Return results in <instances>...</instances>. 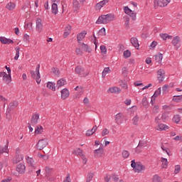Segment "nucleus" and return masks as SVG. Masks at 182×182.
Masks as SVG:
<instances>
[{"label": "nucleus", "mask_w": 182, "mask_h": 182, "mask_svg": "<svg viewBox=\"0 0 182 182\" xmlns=\"http://www.w3.org/2000/svg\"><path fill=\"white\" fill-rule=\"evenodd\" d=\"M112 21H114V14H108L106 15H101L96 21V23H110Z\"/></svg>", "instance_id": "f257e3e1"}, {"label": "nucleus", "mask_w": 182, "mask_h": 182, "mask_svg": "<svg viewBox=\"0 0 182 182\" xmlns=\"http://www.w3.org/2000/svg\"><path fill=\"white\" fill-rule=\"evenodd\" d=\"M131 167H132L135 173H141V171L146 170V166L141 162H136L134 159L131 161Z\"/></svg>", "instance_id": "f03ea898"}, {"label": "nucleus", "mask_w": 182, "mask_h": 182, "mask_svg": "<svg viewBox=\"0 0 182 182\" xmlns=\"http://www.w3.org/2000/svg\"><path fill=\"white\" fill-rule=\"evenodd\" d=\"M39 69H41V65L38 64L36 68V72L33 70L30 71L31 77H33V79H36V81L38 83V85H39V83H41V73H39Z\"/></svg>", "instance_id": "7ed1b4c3"}, {"label": "nucleus", "mask_w": 182, "mask_h": 182, "mask_svg": "<svg viewBox=\"0 0 182 182\" xmlns=\"http://www.w3.org/2000/svg\"><path fill=\"white\" fill-rule=\"evenodd\" d=\"M48 144V139H40L38 141L37 144L36 145V147L37 150H43V149H45V147H46Z\"/></svg>", "instance_id": "20e7f679"}, {"label": "nucleus", "mask_w": 182, "mask_h": 182, "mask_svg": "<svg viewBox=\"0 0 182 182\" xmlns=\"http://www.w3.org/2000/svg\"><path fill=\"white\" fill-rule=\"evenodd\" d=\"M85 72V68L82 67L81 65H78L75 68V73L77 75H79L80 77H86V76H88L89 72L83 73Z\"/></svg>", "instance_id": "39448f33"}, {"label": "nucleus", "mask_w": 182, "mask_h": 182, "mask_svg": "<svg viewBox=\"0 0 182 182\" xmlns=\"http://www.w3.org/2000/svg\"><path fill=\"white\" fill-rule=\"evenodd\" d=\"M124 13L127 14V15H129V16H130L132 18V21H136V13H134V11H132V9H130L129 8V6H124Z\"/></svg>", "instance_id": "423d86ee"}, {"label": "nucleus", "mask_w": 182, "mask_h": 182, "mask_svg": "<svg viewBox=\"0 0 182 182\" xmlns=\"http://www.w3.org/2000/svg\"><path fill=\"white\" fill-rule=\"evenodd\" d=\"M9 76V75H8V74H6L5 72L0 73V77H3V80L6 85H9V83H11V80Z\"/></svg>", "instance_id": "0eeeda50"}, {"label": "nucleus", "mask_w": 182, "mask_h": 182, "mask_svg": "<svg viewBox=\"0 0 182 182\" xmlns=\"http://www.w3.org/2000/svg\"><path fill=\"white\" fill-rule=\"evenodd\" d=\"M39 120V114H33L31 119V126H36L38 121Z\"/></svg>", "instance_id": "6e6552de"}, {"label": "nucleus", "mask_w": 182, "mask_h": 182, "mask_svg": "<svg viewBox=\"0 0 182 182\" xmlns=\"http://www.w3.org/2000/svg\"><path fill=\"white\" fill-rule=\"evenodd\" d=\"M25 170H26V167L23 164H19L16 166V171L20 174H23L25 173Z\"/></svg>", "instance_id": "1a4fd4ad"}, {"label": "nucleus", "mask_w": 182, "mask_h": 182, "mask_svg": "<svg viewBox=\"0 0 182 182\" xmlns=\"http://www.w3.org/2000/svg\"><path fill=\"white\" fill-rule=\"evenodd\" d=\"M36 29L38 32H42V29H43V25L42 24V19L38 18L36 20Z\"/></svg>", "instance_id": "9d476101"}, {"label": "nucleus", "mask_w": 182, "mask_h": 182, "mask_svg": "<svg viewBox=\"0 0 182 182\" xmlns=\"http://www.w3.org/2000/svg\"><path fill=\"white\" fill-rule=\"evenodd\" d=\"M111 178H112V180H114V181L117 182L119 181V177L117 175H112V176L110 175H107L105 177V180L106 182H110Z\"/></svg>", "instance_id": "9b49d317"}, {"label": "nucleus", "mask_w": 182, "mask_h": 182, "mask_svg": "<svg viewBox=\"0 0 182 182\" xmlns=\"http://www.w3.org/2000/svg\"><path fill=\"white\" fill-rule=\"evenodd\" d=\"M158 75V80L160 83L164 80V70L162 69H160L157 72Z\"/></svg>", "instance_id": "f8f14e48"}, {"label": "nucleus", "mask_w": 182, "mask_h": 182, "mask_svg": "<svg viewBox=\"0 0 182 182\" xmlns=\"http://www.w3.org/2000/svg\"><path fill=\"white\" fill-rule=\"evenodd\" d=\"M171 0H159L157 2L158 6L161 8H164V6H167Z\"/></svg>", "instance_id": "ddd939ff"}, {"label": "nucleus", "mask_w": 182, "mask_h": 182, "mask_svg": "<svg viewBox=\"0 0 182 182\" xmlns=\"http://www.w3.org/2000/svg\"><path fill=\"white\" fill-rule=\"evenodd\" d=\"M0 42L3 45H9V43H14V41L11 38H6L5 37H0Z\"/></svg>", "instance_id": "4468645a"}, {"label": "nucleus", "mask_w": 182, "mask_h": 182, "mask_svg": "<svg viewBox=\"0 0 182 182\" xmlns=\"http://www.w3.org/2000/svg\"><path fill=\"white\" fill-rule=\"evenodd\" d=\"M69 90H68L67 88H64L61 90V97L62 99H63L64 100L65 99H68V97H69Z\"/></svg>", "instance_id": "2eb2a0df"}, {"label": "nucleus", "mask_w": 182, "mask_h": 182, "mask_svg": "<svg viewBox=\"0 0 182 182\" xmlns=\"http://www.w3.org/2000/svg\"><path fill=\"white\" fill-rule=\"evenodd\" d=\"M103 148H99L98 149L95 150V157L97 159H100L102 156L103 155Z\"/></svg>", "instance_id": "dca6fc26"}, {"label": "nucleus", "mask_w": 182, "mask_h": 182, "mask_svg": "<svg viewBox=\"0 0 182 182\" xmlns=\"http://www.w3.org/2000/svg\"><path fill=\"white\" fill-rule=\"evenodd\" d=\"M130 41L132 45L134 46L136 49H139L140 44H139V40H137V38L132 37L131 38Z\"/></svg>", "instance_id": "f3484780"}, {"label": "nucleus", "mask_w": 182, "mask_h": 182, "mask_svg": "<svg viewBox=\"0 0 182 182\" xmlns=\"http://www.w3.org/2000/svg\"><path fill=\"white\" fill-rule=\"evenodd\" d=\"M86 35H87V31H84L83 32L80 33L77 36V39L78 43H82L80 41H82V39H83L85 38V36H86Z\"/></svg>", "instance_id": "a211bd4d"}, {"label": "nucleus", "mask_w": 182, "mask_h": 182, "mask_svg": "<svg viewBox=\"0 0 182 182\" xmlns=\"http://www.w3.org/2000/svg\"><path fill=\"white\" fill-rule=\"evenodd\" d=\"M42 133H43V127L41 125H37L34 132L35 136L42 134Z\"/></svg>", "instance_id": "6ab92c4d"}, {"label": "nucleus", "mask_w": 182, "mask_h": 182, "mask_svg": "<svg viewBox=\"0 0 182 182\" xmlns=\"http://www.w3.org/2000/svg\"><path fill=\"white\" fill-rule=\"evenodd\" d=\"M121 90L117 87H112L108 89L107 93H120Z\"/></svg>", "instance_id": "aec40b11"}, {"label": "nucleus", "mask_w": 182, "mask_h": 182, "mask_svg": "<svg viewBox=\"0 0 182 182\" xmlns=\"http://www.w3.org/2000/svg\"><path fill=\"white\" fill-rule=\"evenodd\" d=\"M17 106H18V102L14 101L13 102H11L9 105V107L7 108L8 112L9 113V112H11V110H14V109L17 107Z\"/></svg>", "instance_id": "412c9836"}, {"label": "nucleus", "mask_w": 182, "mask_h": 182, "mask_svg": "<svg viewBox=\"0 0 182 182\" xmlns=\"http://www.w3.org/2000/svg\"><path fill=\"white\" fill-rule=\"evenodd\" d=\"M122 116H123V114L122 113H118L114 116L117 124H122Z\"/></svg>", "instance_id": "4be33fe9"}, {"label": "nucleus", "mask_w": 182, "mask_h": 182, "mask_svg": "<svg viewBox=\"0 0 182 182\" xmlns=\"http://www.w3.org/2000/svg\"><path fill=\"white\" fill-rule=\"evenodd\" d=\"M23 160V155L16 154V159L13 161L14 164H18L19 161H22Z\"/></svg>", "instance_id": "5701e85b"}, {"label": "nucleus", "mask_w": 182, "mask_h": 182, "mask_svg": "<svg viewBox=\"0 0 182 182\" xmlns=\"http://www.w3.org/2000/svg\"><path fill=\"white\" fill-rule=\"evenodd\" d=\"M66 85V80L61 78L58 80L56 87L59 89V87H62V86H65Z\"/></svg>", "instance_id": "b1692460"}, {"label": "nucleus", "mask_w": 182, "mask_h": 182, "mask_svg": "<svg viewBox=\"0 0 182 182\" xmlns=\"http://www.w3.org/2000/svg\"><path fill=\"white\" fill-rule=\"evenodd\" d=\"M73 154H75V156H80V157H82L83 155V150H82L80 148H77L76 149L73 151Z\"/></svg>", "instance_id": "393cba45"}, {"label": "nucleus", "mask_w": 182, "mask_h": 182, "mask_svg": "<svg viewBox=\"0 0 182 182\" xmlns=\"http://www.w3.org/2000/svg\"><path fill=\"white\" fill-rule=\"evenodd\" d=\"M81 48L82 49V50L88 52V53H90V52H92V48H90V47L87 44L82 43Z\"/></svg>", "instance_id": "a878e982"}, {"label": "nucleus", "mask_w": 182, "mask_h": 182, "mask_svg": "<svg viewBox=\"0 0 182 182\" xmlns=\"http://www.w3.org/2000/svg\"><path fill=\"white\" fill-rule=\"evenodd\" d=\"M26 161H27V164H28V166H30V167H35V161L33 160V159L30 158L29 156H26Z\"/></svg>", "instance_id": "bb28decb"}, {"label": "nucleus", "mask_w": 182, "mask_h": 182, "mask_svg": "<svg viewBox=\"0 0 182 182\" xmlns=\"http://www.w3.org/2000/svg\"><path fill=\"white\" fill-rule=\"evenodd\" d=\"M155 60L157 63H161V60H163V54L159 53L155 55Z\"/></svg>", "instance_id": "cd10ccee"}, {"label": "nucleus", "mask_w": 182, "mask_h": 182, "mask_svg": "<svg viewBox=\"0 0 182 182\" xmlns=\"http://www.w3.org/2000/svg\"><path fill=\"white\" fill-rule=\"evenodd\" d=\"M51 11H52V14H53L54 15H58V4L56 3H53L52 4V7H51Z\"/></svg>", "instance_id": "c85d7f7f"}, {"label": "nucleus", "mask_w": 182, "mask_h": 182, "mask_svg": "<svg viewBox=\"0 0 182 182\" xmlns=\"http://www.w3.org/2000/svg\"><path fill=\"white\" fill-rule=\"evenodd\" d=\"M156 130H159L160 132H161V130H168V126L164 124H160L156 128Z\"/></svg>", "instance_id": "c756f323"}, {"label": "nucleus", "mask_w": 182, "mask_h": 182, "mask_svg": "<svg viewBox=\"0 0 182 182\" xmlns=\"http://www.w3.org/2000/svg\"><path fill=\"white\" fill-rule=\"evenodd\" d=\"M160 36L163 38L164 41H166L167 39H173V36L167 33H161Z\"/></svg>", "instance_id": "7c9ffc66"}, {"label": "nucleus", "mask_w": 182, "mask_h": 182, "mask_svg": "<svg viewBox=\"0 0 182 182\" xmlns=\"http://www.w3.org/2000/svg\"><path fill=\"white\" fill-rule=\"evenodd\" d=\"M179 42H180V38L178 37V36H176L172 40V45H173V46H177Z\"/></svg>", "instance_id": "2f4dec72"}, {"label": "nucleus", "mask_w": 182, "mask_h": 182, "mask_svg": "<svg viewBox=\"0 0 182 182\" xmlns=\"http://www.w3.org/2000/svg\"><path fill=\"white\" fill-rule=\"evenodd\" d=\"M15 6L16 5L14 3L10 2L6 6V8L9 11H14V9H15Z\"/></svg>", "instance_id": "473e14b6"}, {"label": "nucleus", "mask_w": 182, "mask_h": 182, "mask_svg": "<svg viewBox=\"0 0 182 182\" xmlns=\"http://www.w3.org/2000/svg\"><path fill=\"white\" fill-rule=\"evenodd\" d=\"M73 5L75 11H77V9L80 8V4H79V1H77V0H73Z\"/></svg>", "instance_id": "72a5a7b5"}, {"label": "nucleus", "mask_w": 182, "mask_h": 182, "mask_svg": "<svg viewBox=\"0 0 182 182\" xmlns=\"http://www.w3.org/2000/svg\"><path fill=\"white\" fill-rule=\"evenodd\" d=\"M110 72V68H105L102 73V77L105 79L106 77V75Z\"/></svg>", "instance_id": "f704fd0d"}, {"label": "nucleus", "mask_w": 182, "mask_h": 182, "mask_svg": "<svg viewBox=\"0 0 182 182\" xmlns=\"http://www.w3.org/2000/svg\"><path fill=\"white\" fill-rule=\"evenodd\" d=\"M47 87L50 90H53V92L56 90V88L55 87V84L52 83V82H48L47 83Z\"/></svg>", "instance_id": "c9c22d12"}, {"label": "nucleus", "mask_w": 182, "mask_h": 182, "mask_svg": "<svg viewBox=\"0 0 182 182\" xmlns=\"http://www.w3.org/2000/svg\"><path fill=\"white\" fill-rule=\"evenodd\" d=\"M147 146V142L146 141L140 140L138 144V147H141V149H144Z\"/></svg>", "instance_id": "e433bc0d"}, {"label": "nucleus", "mask_w": 182, "mask_h": 182, "mask_svg": "<svg viewBox=\"0 0 182 182\" xmlns=\"http://www.w3.org/2000/svg\"><path fill=\"white\" fill-rule=\"evenodd\" d=\"M98 36H106V28H101L98 33H97Z\"/></svg>", "instance_id": "4c0bfd02"}, {"label": "nucleus", "mask_w": 182, "mask_h": 182, "mask_svg": "<svg viewBox=\"0 0 182 182\" xmlns=\"http://www.w3.org/2000/svg\"><path fill=\"white\" fill-rule=\"evenodd\" d=\"M46 177H49L52 173V168L46 166L45 168Z\"/></svg>", "instance_id": "58836bf2"}, {"label": "nucleus", "mask_w": 182, "mask_h": 182, "mask_svg": "<svg viewBox=\"0 0 182 182\" xmlns=\"http://www.w3.org/2000/svg\"><path fill=\"white\" fill-rule=\"evenodd\" d=\"M180 120H181V117L179 114L174 115L173 118V122L174 123H176V124H178V123L180 122Z\"/></svg>", "instance_id": "ea45409f"}, {"label": "nucleus", "mask_w": 182, "mask_h": 182, "mask_svg": "<svg viewBox=\"0 0 182 182\" xmlns=\"http://www.w3.org/2000/svg\"><path fill=\"white\" fill-rule=\"evenodd\" d=\"M173 100L174 102H177L178 103H180V102H182V95H175L173 97Z\"/></svg>", "instance_id": "a19ab883"}, {"label": "nucleus", "mask_w": 182, "mask_h": 182, "mask_svg": "<svg viewBox=\"0 0 182 182\" xmlns=\"http://www.w3.org/2000/svg\"><path fill=\"white\" fill-rule=\"evenodd\" d=\"M142 106L144 107H149V102L147 101V97H144L141 101Z\"/></svg>", "instance_id": "79ce46f5"}, {"label": "nucleus", "mask_w": 182, "mask_h": 182, "mask_svg": "<svg viewBox=\"0 0 182 182\" xmlns=\"http://www.w3.org/2000/svg\"><path fill=\"white\" fill-rule=\"evenodd\" d=\"M94 176H95V173H88V175H87V176L86 182H90V181H92V180H93Z\"/></svg>", "instance_id": "37998d69"}, {"label": "nucleus", "mask_w": 182, "mask_h": 182, "mask_svg": "<svg viewBox=\"0 0 182 182\" xmlns=\"http://www.w3.org/2000/svg\"><path fill=\"white\" fill-rule=\"evenodd\" d=\"M130 156V152H129V151L127 150H124L122 151V157L124 159H128V157Z\"/></svg>", "instance_id": "c03bdc74"}, {"label": "nucleus", "mask_w": 182, "mask_h": 182, "mask_svg": "<svg viewBox=\"0 0 182 182\" xmlns=\"http://www.w3.org/2000/svg\"><path fill=\"white\" fill-rule=\"evenodd\" d=\"M161 162H162V164H164L163 168H167V165L168 164V161H167V159L161 158Z\"/></svg>", "instance_id": "a18cd8bd"}, {"label": "nucleus", "mask_w": 182, "mask_h": 182, "mask_svg": "<svg viewBox=\"0 0 182 182\" xmlns=\"http://www.w3.org/2000/svg\"><path fill=\"white\" fill-rule=\"evenodd\" d=\"M21 48L19 47H16V55L14 57L15 60H18V59H19V50H20Z\"/></svg>", "instance_id": "49530a36"}, {"label": "nucleus", "mask_w": 182, "mask_h": 182, "mask_svg": "<svg viewBox=\"0 0 182 182\" xmlns=\"http://www.w3.org/2000/svg\"><path fill=\"white\" fill-rule=\"evenodd\" d=\"M6 150H8V146H0V154H4V153H6Z\"/></svg>", "instance_id": "de8ad7c7"}, {"label": "nucleus", "mask_w": 182, "mask_h": 182, "mask_svg": "<svg viewBox=\"0 0 182 182\" xmlns=\"http://www.w3.org/2000/svg\"><path fill=\"white\" fill-rule=\"evenodd\" d=\"M153 182H161V178L159 175H154L153 177Z\"/></svg>", "instance_id": "09e8293b"}, {"label": "nucleus", "mask_w": 182, "mask_h": 182, "mask_svg": "<svg viewBox=\"0 0 182 182\" xmlns=\"http://www.w3.org/2000/svg\"><path fill=\"white\" fill-rule=\"evenodd\" d=\"M161 93V87L158 88L155 92L152 97H157Z\"/></svg>", "instance_id": "8fccbe9b"}, {"label": "nucleus", "mask_w": 182, "mask_h": 182, "mask_svg": "<svg viewBox=\"0 0 182 182\" xmlns=\"http://www.w3.org/2000/svg\"><path fill=\"white\" fill-rule=\"evenodd\" d=\"M75 90H77V92H79L80 95H83V87H82V86H77L75 88Z\"/></svg>", "instance_id": "3c124183"}, {"label": "nucleus", "mask_w": 182, "mask_h": 182, "mask_svg": "<svg viewBox=\"0 0 182 182\" xmlns=\"http://www.w3.org/2000/svg\"><path fill=\"white\" fill-rule=\"evenodd\" d=\"M132 122H133V124H134V126H137L139 124V117L135 116L132 119Z\"/></svg>", "instance_id": "603ef678"}, {"label": "nucleus", "mask_w": 182, "mask_h": 182, "mask_svg": "<svg viewBox=\"0 0 182 182\" xmlns=\"http://www.w3.org/2000/svg\"><path fill=\"white\" fill-rule=\"evenodd\" d=\"M130 56H132V52H130V50H127L124 52V58H130Z\"/></svg>", "instance_id": "864d4df0"}, {"label": "nucleus", "mask_w": 182, "mask_h": 182, "mask_svg": "<svg viewBox=\"0 0 182 182\" xmlns=\"http://www.w3.org/2000/svg\"><path fill=\"white\" fill-rule=\"evenodd\" d=\"M52 72L54 75H56V76H59V75H60V71L58 68H52Z\"/></svg>", "instance_id": "5fc2aeb1"}, {"label": "nucleus", "mask_w": 182, "mask_h": 182, "mask_svg": "<svg viewBox=\"0 0 182 182\" xmlns=\"http://www.w3.org/2000/svg\"><path fill=\"white\" fill-rule=\"evenodd\" d=\"M100 50H101V53H103L104 55H106V53H107V49L105 46H100Z\"/></svg>", "instance_id": "6e6d98bb"}, {"label": "nucleus", "mask_w": 182, "mask_h": 182, "mask_svg": "<svg viewBox=\"0 0 182 182\" xmlns=\"http://www.w3.org/2000/svg\"><path fill=\"white\" fill-rule=\"evenodd\" d=\"M168 85H164L162 87V92L163 93H167V92H168Z\"/></svg>", "instance_id": "4d7b16f0"}, {"label": "nucleus", "mask_w": 182, "mask_h": 182, "mask_svg": "<svg viewBox=\"0 0 182 182\" xmlns=\"http://www.w3.org/2000/svg\"><path fill=\"white\" fill-rule=\"evenodd\" d=\"M127 73H129V71H127V68L126 67L122 68V75L124 77L127 76Z\"/></svg>", "instance_id": "13d9d810"}, {"label": "nucleus", "mask_w": 182, "mask_h": 182, "mask_svg": "<svg viewBox=\"0 0 182 182\" xmlns=\"http://www.w3.org/2000/svg\"><path fill=\"white\" fill-rule=\"evenodd\" d=\"M92 134H95V132H93V129H88L85 134V136H90Z\"/></svg>", "instance_id": "bf43d9fd"}, {"label": "nucleus", "mask_w": 182, "mask_h": 182, "mask_svg": "<svg viewBox=\"0 0 182 182\" xmlns=\"http://www.w3.org/2000/svg\"><path fill=\"white\" fill-rule=\"evenodd\" d=\"M167 117H168V115H167V113L166 112L163 113L161 116L162 122H166V120H167Z\"/></svg>", "instance_id": "052dcab7"}, {"label": "nucleus", "mask_w": 182, "mask_h": 182, "mask_svg": "<svg viewBox=\"0 0 182 182\" xmlns=\"http://www.w3.org/2000/svg\"><path fill=\"white\" fill-rule=\"evenodd\" d=\"M109 129H107V128H105L102 132V136L104 137V136H107V134H109Z\"/></svg>", "instance_id": "680f3d73"}, {"label": "nucleus", "mask_w": 182, "mask_h": 182, "mask_svg": "<svg viewBox=\"0 0 182 182\" xmlns=\"http://www.w3.org/2000/svg\"><path fill=\"white\" fill-rule=\"evenodd\" d=\"M119 83H120V86L122 87L123 89H127V84L123 82V80H121Z\"/></svg>", "instance_id": "e2e57ef3"}, {"label": "nucleus", "mask_w": 182, "mask_h": 182, "mask_svg": "<svg viewBox=\"0 0 182 182\" xmlns=\"http://www.w3.org/2000/svg\"><path fill=\"white\" fill-rule=\"evenodd\" d=\"M181 169V167L180 166V165H176L175 166V173L178 174V173H180Z\"/></svg>", "instance_id": "0e129e2a"}, {"label": "nucleus", "mask_w": 182, "mask_h": 182, "mask_svg": "<svg viewBox=\"0 0 182 182\" xmlns=\"http://www.w3.org/2000/svg\"><path fill=\"white\" fill-rule=\"evenodd\" d=\"M129 21H130V18L129 17H126L125 26H126V28H127V29H129Z\"/></svg>", "instance_id": "69168bd1"}, {"label": "nucleus", "mask_w": 182, "mask_h": 182, "mask_svg": "<svg viewBox=\"0 0 182 182\" xmlns=\"http://www.w3.org/2000/svg\"><path fill=\"white\" fill-rule=\"evenodd\" d=\"M11 181H12V177L9 176L5 179H3L1 182H11Z\"/></svg>", "instance_id": "338daca9"}, {"label": "nucleus", "mask_w": 182, "mask_h": 182, "mask_svg": "<svg viewBox=\"0 0 182 182\" xmlns=\"http://www.w3.org/2000/svg\"><path fill=\"white\" fill-rule=\"evenodd\" d=\"M63 182H70V173H68L66 178L64 180Z\"/></svg>", "instance_id": "774afa93"}]
</instances>
